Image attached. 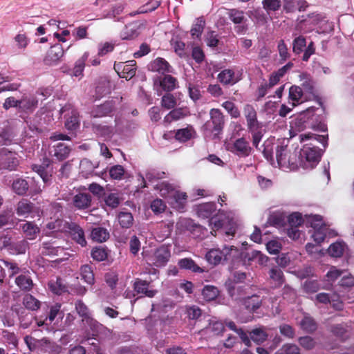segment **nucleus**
I'll return each instance as SVG.
<instances>
[{"mask_svg": "<svg viewBox=\"0 0 354 354\" xmlns=\"http://www.w3.org/2000/svg\"><path fill=\"white\" fill-rule=\"evenodd\" d=\"M223 330V324L216 320H211L209 326L206 328L207 333H212L214 335H218L221 334Z\"/></svg>", "mask_w": 354, "mask_h": 354, "instance_id": "obj_47", "label": "nucleus"}, {"mask_svg": "<svg viewBox=\"0 0 354 354\" xmlns=\"http://www.w3.org/2000/svg\"><path fill=\"white\" fill-rule=\"evenodd\" d=\"M64 55V50L60 44L53 46L47 52L44 62L47 65H55Z\"/></svg>", "mask_w": 354, "mask_h": 354, "instance_id": "obj_14", "label": "nucleus"}, {"mask_svg": "<svg viewBox=\"0 0 354 354\" xmlns=\"http://www.w3.org/2000/svg\"><path fill=\"white\" fill-rule=\"evenodd\" d=\"M124 174V169L122 166L117 165L109 169V175L114 180H121Z\"/></svg>", "mask_w": 354, "mask_h": 354, "instance_id": "obj_62", "label": "nucleus"}, {"mask_svg": "<svg viewBox=\"0 0 354 354\" xmlns=\"http://www.w3.org/2000/svg\"><path fill=\"white\" fill-rule=\"evenodd\" d=\"M315 111L314 107L308 108L291 121L290 129L291 137L295 136L298 133L304 131L307 128L309 120L314 115Z\"/></svg>", "mask_w": 354, "mask_h": 354, "instance_id": "obj_5", "label": "nucleus"}, {"mask_svg": "<svg viewBox=\"0 0 354 354\" xmlns=\"http://www.w3.org/2000/svg\"><path fill=\"white\" fill-rule=\"evenodd\" d=\"M138 24L137 23H132L125 26L124 29L121 32V37L122 39H130L138 36L139 32L138 31Z\"/></svg>", "mask_w": 354, "mask_h": 354, "instance_id": "obj_35", "label": "nucleus"}, {"mask_svg": "<svg viewBox=\"0 0 354 354\" xmlns=\"http://www.w3.org/2000/svg\"><path fill=\"white\" fill-rule=\"evenodd\" d=\"M269 276L276 286H280L284 282L283 272L277 268H271L269 272Z\"/></svg>", "mask_w": 354, "mask_h": 354, "instance_id": "obj_44", "label": "nucleus"}, {"mask_svg": "<svg viewBox=\"0 0 354 354\" xmlns=\"http://www.w3.org/2000/svg\"><path fill=\"white\" fill-rule=\"evenodd\" d=\"M177 104L175 97L171 94L167 93L164 95L161 99V106L166 109H174Z\"/></svg>", "mask_w": 354, "mask_h": 354, "instance_id": "obj_54", "label": "nucleus"}, {"mask_svg": "<svg viewBox=\"0 0 354 354\" xmlns=\"http://www.w3.org/2000/svg\"><path fill=\"white\" fill-rule=\"evenodd\" d=\"M88 57V53H84V55L77 60L73 70V75L75 77H81L85 66V62Z\"/></svg>", "mask_w": 354, "mask_h": 354, "instance_id": "obj_41", "label": "nucleus"}, {"mask_svg": "<svg viewBox=\"0 0 354 354\" xmlns=\"http://www.w3.org/2000/svg\"><path fill=\"white\" fill-rule=\"evenodd\" d=\"M149 69L153 72H158L161 74L171 73L172 68L169 63L161 57H158L151 62L149 66Z\"/></svg>", "mask_w": 354, "mask_h": 354, "instance_id": "obj_16", "label": "nucleus"}, {"mask_svg": "<svg viewBox=\"0 0 354 354\" xmlns=\"http://www.w3.org/2000/svg\"><path fill=\"white\" fill-rule=\"evenodd\" d=\"M114 68L120 77L130 80L136 74V62L130 60L125 63L120 62L115 64Z\"/></svg>", "mask_w": 354, "mask_h": 354, "instance_id": "obj_12", "label": "nucleus"}, {"mask_svg": "<svg viewBox=\"0 0 354 354\" xmlns=\"http://www.w3.org/2000/svg\"><path fill=\"white\" fill-rule=\"evenodd\" d=\"M309 222L313 229L311 237L317 243H321L327 237L325 232L327 230L326 225L322 222V218L319 215H312L309 217Z\"/></svg>", "mask_w": 354, "mask_h": 354, "instance_id": "obj_6", "label": "nucleus"}, {"mask_svg": "<svg viewBox=\"0 0 354 354\" xmlns=\"http://www.w3.org/2000/svg\"><path fill=\"white\" fill-rule=\"evenodd\" d=\"M267 337V333L262 328H256L250 332L249 339L257 344H261L266 339Z\"/></svg>", "mask_w": 354, "mask_h": 354, "instance_id": "obj_45", "label": "nucleus"}, {"mask_svg": "<svg viewBox=\"0 0 354 354\" xmlns=\"http://www.w3.org/2000/svg\"><path fill=\"white\" fill-rule=\"evenodd\" d=\"M300 79L302 82L301 85L303 92L309 95H313L314 84L313 80L309 77L304 75H300Z\"/></svg>", "mask_w": 354, "mask_h": 354, "instance_id": "obj_46", "label": "nucleus"}, {"mask_svg": "<svg viewBox=\"0 0 354 354\" xmlns=\"http://www.w3.org/2000/svg\"><path fill=\"white\" fill-rule=\"evenodd\" d=\"M111 83L106 79L102 80L95 88V92L98 97H102L111 91Z\"/></svg>", "mask_w": 354, "mask_h": 354, "instance_id": "obj_43", "label": "nucleus"}, {"mask_svg": "<svg viewBox=\"0 0 354 354\" xmlns=\"http://www.w3.org/2000/svg\"><path fill=\"white\" fill-rule=\"evenodd\" d=\"M340 295H333L331 297H329L328 295L326 293H319L316 295V299L319 303L327 304L332 303L333 306L337 310H340L342 307V301H339Z\"/></svg>", "mask_w": 354, "mask_h": 354, "instance_id": "obj_25", "label": "nucleus"}, {"mask_svg": "<svg viewBox=\"0 0 354 354\" xmlns=\"http://www.w3.org/2000/svg\"><path fill=\"white\" fill-rule=\"evenodd\" d=\"M19 109L24 111H32L37 106L38 100L33 95L24 96L19 100Z\"/></svg>", "mask_w": 354, "mask_h": 354, "instance_id": "obj_28", "label": "nucleus"}, {"mask_svg": "<svg viewBox=\"0 0 354 354\" xmlns=\"http://www.w3.org/2000/svg\"><path fill=\"white\" fill-rule=\"evenodd\" d=\"M109 234L103 227H95L91 232V239L97 242L105 241L109 238Z\"/></svg>", "mask_w": 354, "mask_h": 354, "instance_id": "obj_40", "label": "nucleus"}, {"mask_svg": "<svg viewBox=\"0 0 354 354\" xmlns=\"http://www.w3.org/2000/svg\"><path fill=\"white\" fill-rule=\"evenodd\" d=\"M149 283L147 281L138 279L134 283V290L137 293L144 294L146 297L149 298L153 297L156 293V290L149 289Z\"/></svg>", "mask_w": 354, "mask_h": 354, "instance_id": "obj_20", "label": "nucleus"}, {"mask_svg": "<svg viewBox=\"0 0 354 354\" xmlns=\"http://www.w3.org/2000/svg\"><path fill=\"white\" fill-rule=\"evenodd\" d=\"M42 253L45 255H57L59 251H62V249L59 246L54 245L53 243H43Z\"/></svg>", "mask_w": 354, "mask_h": 354, "instance_id": "obj_58", "label": "nucleus"}, {"mask_svg": "<svg viewBox=\"0 0 354 354\" xmlns=\"http://www.w3.org/2000/svg\"><path fill=\"white\" fill-rule=\"evenodd\" d=\"M49 289L56 295H61L67 291V287L64 283L62 279H56L50 280L48 283Z\"/></svg>", "mask_w": 354, "mask_h": 354, "instance_id": "obj_37", "label": "nucleus"}, {"mask_svg": "<svg viewBox=\"0 0 354 354\" xmlns=\"http://www.w3.org/2000/svg\"><path fill=\"white\" fill-rule=\"evenodd\" d=\"M283 8L288 12H294L296 10H304L308 6L305 0H283Z\"/></svg>", "mask_w": 354, "mask_h": 354, "instance_id": "obj_24", "label": "nucleus"}, {"mask_svg": "<svg viewBox=\"0 0 354 354\" xmlns=\"http://www.w3.org/2000/svg\"><path fill=\"white\" fill-rule=\"evenodd\" d=\"M178 266L180 268L192 270L194 272H203L204 270L195 263V262L189 258H185L179 260Z\"/></svg>", "mask_w": 354, "mask_h": 354, "instance_id": "obj_36", "label": "nucleus"}, {"mask_svg": "<svg viewBox=\"0 0 354 354\" xmlns=\"http://www.w3.org/2000/svg\"><path fill=\"white\" fill-rule=\"evenodd\" d=\"M73 203L77 209H86L91 205V197L86 193H78L74 196Z\"/></svg>", "mask_w": 354, "mask_h": 354, "instance_id": "obj_22", "label": "nucleus"}, {"mask_svg": "<svg viewBox=\"0 0 354 354\" xmlns=\"http://www.w3.org/2000/svg\"><path fill=\"white\" fill-rule=\"evenodd\" d=\"M218 80L223 84L233 85L239 80V78L235 75L232 70L225 69L218 75Z\"/></svg>", "mask_w": 354, "mask_h": 354, "instance_id": "obj_23", "label": "nucleus"}, {"mask_svg": "<svg viewBox=\"0 0 354 354\" xmlns=\"http://www.w3.org/2000/svg\"><path fill=\"white\" fill-rule=\"evenodd\" d=\"M304 95L303 90L301 87L297 86H292L289 89V99L292 101L291 105L292 107L299 104Z\"/></svg>", "mask_w": 354, "mask_h": 354, "instance_id": "obj_33", "label": "nucleus"}, {"mask_svg": "<svg viewBox=\"0 0 354 354\" xmlns=\"http://www.w3.org/2000/svg\"><path fill=\"white\" fill-rule=\"evenodd\" d=\"M32 169L39 175L44 183L50 182L52 175L48 167H44L41 165H34Z\"/></svg>", "mask_w": 354, "mask_h": 354, "instance_id": "obj_48", "label": "nucleus"}, {"mask_svg": "<svg viewBox=\"0 0 354 354\" xmlns=\"http://www.w3.org/2000/svg\"><path fill=\"white\" fill-rule=\"evenodd\" d=\"M243 115L246 119L247 127L249 131H254L261 129V125L257 120V111L252 105H245L243 108Z\"/></svg>", "mask_w": 354, "mask_h": 354, "instance_id": "obj_11", "label": "nucleus"}, {"mask_svg": "<svg viewBox=\"0 0 354 354\" xmlns=\"http://www.w3.org/2000/svg\"><path fill=\"white\" fill-rule=\"evenodd\" d=\"M15 283L19 288L24 290H30L33 286L32 279L26 274L18 276L15 279Z\"/></svg>", "mask_w": 354, "mask_h": 354, "instance_id": "obj_38", "label": "nucleus"}, {"mask_svg": "<svg viewBox=\"0 0 354 354\" xmlns=\"http://www.w3.org/2000/svg\"><path fill=\"white\" fill-rule=\"evenodd\" d=\"M24 305L28 309L36 310L39 308L40 302L31 295H26L24 297Z\"/></svg>", "mask_w": 354, "mask_h": 354, "instance_id": "obj_51", "label": "nucleus"}, {"mask_svg": "<svg viewBox=\"0 0 354 354\" xmlns=\"http://www.w3.org/2000/svg\"><path fill=\"white\" fill-rule=\"evenodd\" d=\"M301 327L307 332H313L316 328V323L315 321L310 317L308 316H305L303 319L300 322Z\"/></svg>", "mask_w": 354, "mask_h": 354, "instance_id": "obj_59", "label": "nucleus"}, {"mask_svg": "<svg viewBox=\"0 0 354 354\" xmlns=\"http://www.w3.org/2000/svg\"><path fill=\"white\" fill-rule=\"evenodd\" d=\"M277 164L282 169H295L297 167L299 158L296 153H290L286 145H277L276 148Z\"/></svg>", "mask_w": 354, "mask_h": 354, "instance_id": "obj_3", "label": "nucleus"}, {"mask_svg": "<svg viewBox=\"0 0 354 354\" xmlns=\"http://www.w3.org/2000/svg\"><path fill=\"white\" fill-rule=\"evenodd\" d=\"M70 151L71 149L67 145L64 143H58L53 147L51 153L57 160H63L68 156Z\"/></svg>", "mask_w": 354, "mask_h": 354, "instance_id": "obj_29", "label": "nucleus"}, {"mask_svg": "<svg viewBox=\"0 0 354 354\" xmlns=\"http://www.w3.org/2000/svg\"><path fill=\"white\" fill-rule=\"evenodd\" d=\"M209 224L213 230L224 227L227 236H233L235 233L236 223L232 212H219L218 215L211 217Z\"/></svg>", "mask_w": 354, "mask_h": 354, "instance_id": "obj_2", "label": "nucleus"}, {"mask_svg": "<svg viewBox=\"0 0 354 354\" xmlns=\"http://www.w3.org/2000/svg\"><path fill=\"white\" fill-rule=\"evenodd\" d=\"M229 17L234 24H241L244 19V12L242 10L232 9L229 11Z\"/></svg>", "mask_w": 354, "mask_h": 354, "instance_id": "obj_64", "label": "nucleus"}, {"mask_svg": "<svg viewBox=\"0 0 354 354\" xmlns=\"http://www.w3.org/2000/svg\"><path fill=\"white\" fill-rule=\"evenodd\" d=\"M186 314L189 319H197L201 315V310L195 305L187 306L185 307Z\"/></svg>", "mask_w": 354, "mask_h": 354, "instance_id": "obj_61", "label": "nucleus"}, {"mask_svg": "<svg viewBox=\"0 0 354 354\" xmlns=\"http://www.w3.org/2000/svg\"><path fill=\"white\" fill-rule=\"evenodd\" d=\"M187 194L182 192L175 189V194L171 195L169 203L172 205H175V207L181 209L183 208L185 203L187 201Z\"/></svg>", "mask_w": 354, "mask_h": 354, "instance_id": "obj_30", "label": "nucleus"}, {"mask_svg": "<svg viewBox=\"0 0 354 354\" xmlns=\"http://www.w3.org/2000/svg\"><path fill=\"white\" fill-rule=\"evenodd\" d=\"M193 132L192 127L181 129L177 131L175 137L180 142H186L192 138Z\"/></svg>", "mask_w": 354, "mask_h": 354, "instance_id": "obj_52", "label": "nucleus"}, {"mask_svg": "<svg viewBox=\"0 0 354 354\" xmlns=\"http://www.w3.org/2000/svg\"><path fill=\"white\" fill-rule=\"evenodd\" d=\"M301 161L304 160V167L306 168H313L317 165L321 158V153L319 149L316 147L305 146L301 151Z\"/></svg>", "mask_w": 354, "mask_h": 354, "instance_id": "obj_8", "label": "nucleus"}, {"mask_svg": "<svg viewBox=\"0 0 354 354\" xmlns=\"http://www.w3.org/2000/svg\"><path fill=\"white\" fill-rule=\"evenodd\" d=\"M222 106L228 112V113L234 118L240 116V111L237 106L232 102L226 101L222 104Z\"/></svg>", "mask_w": 354, "mask_h": 354, "instance_id": "obj_60", "label": "nucleus"}, {"mask_svg": "<svg viewBox=\"0 0 354 354\" xmlns=\"http://www.w3.org/2000/svg\"><path fill=\"white\" fill-rule=\"evenodd\" d=\"M154 189L158 192L162 197L167 198L169 201L171 195L175 194L176 187L166 182H158L154 185Z\"/></svg>", "mask_w": 354, "mask_h": 354, "instance_id": "obj_19", "label": "nucleus"}, {"mask_svg": "<svg viewBox=\"0 0 354 354\" xmlns=\"http://www.w3.org/2000/svg\"><path fill=\"white\" fill-rule=\"evenodd\" d=\"M170 257V251L166 246H161L154 252L153 263L157 266H162L168 261Z\"/></svg>", "mask_w": 354, "mask_h": 354, "instance_id": "obj_17", "label": "nucleus"}, {"mask_svg": "<svg viewBox=\"0 0 354 354\" xmlns=\"http://www.w3.org/2000/svg\"><path fill=\"white\" fill-rule=\"evenodd\" d=\"M113 104L112 102H106L103 104L97 106L91 111V116L93 118H101L106 116L113 109Z\"/></svg>", "mask_w": 354, "mask_h": 354, "instance_id": "obj_26", "label": "nucleus"}, {"mask_svg": "<svg viewBox=\"0 0 354 354\" xmlns=\"http://www.w3.org/2000/svg\"><path fill=\"white\" fill-rule=\"evenodd\" d=\"M275 354H300L299 348L295 344H284Z\"/></svg>", "mask_w": 354, "mask_h": 354, "instance_id": "obj_63", "label": "nucleus"}, {"mask_svg": "<svg viewBox=\"0 0 354 354\" xmlns=\"http://www.w3.org/2000/svg\"><path fill=\"white\" fill-rule=\"evenodd\" d=\"M203 298L207 301L214 299L218 295V289L212 286H206L202 291Z\"/></svg>", "mask_w": 354, "mask_h": 354, "instance_id": "obj_53", "label": "nucleus"}, {"mask_svg": "<svg viewBox=\"0 0 354 354\" xmlns=\"http://www.w3.org/2000/svg\"><path fill=\"white\" fill-rule=\"evenodd\" d=\"M205 24V20L202 17L196 19L191 29L192 35L199 37L203 31Z\"/></svg>", "mask_w": 354, "mask_h": 354, "instance_id": "obj_56", "label": "nucleus"}, {"mask_svg": "<svg viewBox=\"0 0 354 354\" xmlns=\"http://www.w3.org/2000/svg\"><path fill=\"white\" fill-rule=\"evenodd\" d=\"M154 86H160L165 91H171L178 86V81L176 77L171 75H165L164 76L157 77L154 79Z\"/></svg>", "mask_w": 354, "mask_h": 354, "instance_id": "obj_13", "label": "nucleus"}, {"mask_svg": "<svg viewBox=\"0 0 354 354\" xmlns=\"http://www.w3.org/2000/svg\"><path fill=\"white\" fill-rule=\"evenodd\" d=\"M21 229L26 238L29 240H34L40 232L39 227L33 222L26 221L21 225Z\"/></svg>", "mask_w": 354, "mask_h": 354, "instance_id": "obj_21", "label": "nucleus"}, {"mask_svg": "<svg viewBox=\"0 0 354 354\" xmlns=\"http://www.w3.org/2000/svg\"><path fill=\"white\" fill-rule=\"evenodd\" d=\"M60 111L62 113H66L64 117L66 118L65 127L67 129L75 130L79 127L78 113L71 105H66L61 109Z\"/></svg>", "mask_w": 354, "mask_h": 354, "instance_id": "obj_10", "label": "nucleus"}, {"mask_svg": "<svg viewBox=\"0 0 354 354\" xmlns=\"http://www.w3.org/2000/svg\"><path fill=\"white\" fill-rule=\"evenodd\" d=\"M34 205L26 199L19 201L16 205L15 212L18 216L28 218L33 211Z\"/></svg>", "mask_w": 354, "mask_h": 354, "instance_id": "obj_18", "label": "nucleus"}, {"mask_svg": "<svg viewBox=\"0 0 354 354\" xmlns=\"http://www.w3.org/2000/svg\"><path fill=\"white\" fill-rule=\"evenodd\" d=\"M346 248V245L343 241H338L329 246L328 252L330 257H340L344 254Z\"/></svg>", "mask_w": 354, "mask_h": 354, "instance_id": "obj_31", "label": "nucleus"}, {"mask_svg": "<svg viewBox=\"0 0 354 354\" xmlns=\"http://www.w3.org/2000/svg\"><path fill=\"white\" fill-rule=\"evenodd\" d=\"M165 172H159L156 171H149L146 173L145 176L142 174H139V180L142 183V187H147L146 180L151 183H155L157 180L162 179L165 177Z\"/></svg>", "mask_w": 354, "mask_h": 354, "instance_id": "obj_27", "label": "nucleus"}, {"mask_svg": "<svg viewBox=\"0 0 354 354\" xmlns=\"http://www.w3.org/2000/svg\"><path fill=\"white\" fill-rule=\"evenodd\" d=\"M227 326L232 330L236 331L240 338L241 339L242 342L247 346L248 347H250L251 346V341L249 339V337L248 335L243 332L241 329H236V325L233 322H229L227 323Z\"/></svg>", "mask_w": 354, "mask_h": 354, "instance_id": "obj_57", "label": "nucleus"}, {"mask_svg": "<svg viewBox=\"0 0 354 354\" xmlns=\"http://www.w3.org/2000/svg\"><path fill=\"white\" fill-rule=\"evenodd\" d=\"M118 221L122 227L129 228L133 224V218L131 213L122 212L118 215Z\"/></svg>", "mask_w": 354, "mask_h": 354, "instance_id": "obj_50", "label": "nucleus"}, {"mask_svg": "<svg viewBox=\"0 0 354 354\" xmlns=\"http://www.w3.org/2000/svg\"><path fill=\"white\" fill-rule=\"evenodd\" d=\"M239 254V250L234 246H224L222 250L213 248L209 250L205 254V259L212 265H218L223 260H228L236 257Z\"/></svg>", "mask_w": 354, "mask_h": 354, "instance_id": "obj_4", "label": "nucleus"}, {"mask_svg": "<svg viewBox=\"0 0 354 354\" xmlns=\"http://www.w3.org/2000/svg\"><path fill=\"white\" fill-rule=\"evenodd\" d=\"M216 211V205L214 203H207L201 205L198 207L197 214L202 218H209Z\"/></svg>", "mask_w": 354, "mask_h": 354, "instance_id": "obj_34", "label": "nucleus"}, {"mask_svg": "<svg viewBox=\"0 0 354 354\" xmlns=\"http://www.w3.org/2000/svg\"><path fill=\"white\" fill-rule=\"evenodd\" d=\"M261 299L258 296L252 295L244 299L243 305L248 310H255L260 306Z\"/></svg>", "mask_w": 354, "mask_h": 354, "instance_id": "obj_49", "label": "nucleus"}, {"mask_svg": "<svg viewBox=\"0 0 354 354\" xmlns=\"http://www.w3.org/2000/svg\"><path fill=\"white\" fill-rule=\"evenodd\" d=\"M17 165L18 160L16 153L6 148L0 150V167L2 169L14 170Z\"/></svg>", "mask_w": 354, "mask_h": 354, "instance_id": "obj_9", "label": "nucleus"}, {"mask_svg": "<svg viewBox=\"0 0 354 354\" xmlns=\"http://www.w3.org/2000/svg\"><path fill=\"white\" fill-rule=\"evenodd\" d=\"M121 201V197L118 193H110L104 198V202L106 205L111 208H115Z\"/></svg>", "mask_w": 354, "mask_h": 354, "instance_id": "obj_55", "label": "nucleus"}, {"mask_svg": "<svg viewBox=\"0 0 354 354\" xmlns=\"http://www.w3.org/2000/svg\"><path fill=\"white\" fill-rule=\"evenodd\" d=\"M82 279L88 284L94 283L95 278L93 270L88 265H84L81 267Z\"/></svg>", "mask_w": 354, "mask_h": 354, "instance_id": "obj_42", "label": "nucleus"}, {"mask_svg": "<svg viewBox=\"0 0 354 354\" xmlns=\"http://www.w3.org/2000/svg\"><path fill=\"white\" fill-rule=\"evenodd\" d=\"M210 120L207 121L204 127V131L206 136L212 139L218 138L224 126V116L221 111L217 109H212L209 112Z\"/></svg>", "mask_w": 354, "mask_h": 354, "instance_id": "obj_1", "label": "nucleus"}, {"mask_svg": "<svg viewBox=\"0 0 354 354\" xmlns=\"http://www.w3.org/2000/svg\"><path fill=\"white\" fill-rule=\"evenodd\" d=\"M66 232H68L73 239H74L81 246H85L86 241L84 238L83 230L75 223H68Z\"/></svg>", "mask_w": 354, "mask_h": 354, "instance_id": "obj_15", "label": "nucleus"}, {"mask_svg": "<svg viewBox=\"0 0 354 354\" xmlns=\"http://www.w3.org/2000/svg\"><path fill=\"white\" fill-rule=\"evenodd\" d=\"M225 149L241 157H247L252 151L249 142L244 138H238L233 142L225 143Z\"/></svg>", "mask_w": 354, "mask_h": 354, "instance_id": "obj_7", "label": "nucleus"}, {"mask_svg": "<svg viewBox=\"0 0 354 354\" xmlns=\"http://www.w3.org/2000/svg\"><path fill=\"white\" fill-rule=\"evenodd\" d=\"M12 190L18 195H24L28 189V184L24 179L17 178L14 180Z\"/></svg>", "mask_w": 354, "mask_h": 354, "instance_id": "obj_39", "label": "nucleus"}, {"mask_svg": "<svg viewBox=\"0 0 354 354\" xmlns=\"http://www.w3.org/2000/svg\"><path fill=\"white\" fill-rule=\"evenodd\" d=\"M189 114L186 108L175 109L171 111L165 118L166 122H171L172 120H178L187 116Z\"/></svg>", "mask_w": 354, "mask_h": 354, "instance_id": "obj_32", "label": "nucleus"}]
</instances>
